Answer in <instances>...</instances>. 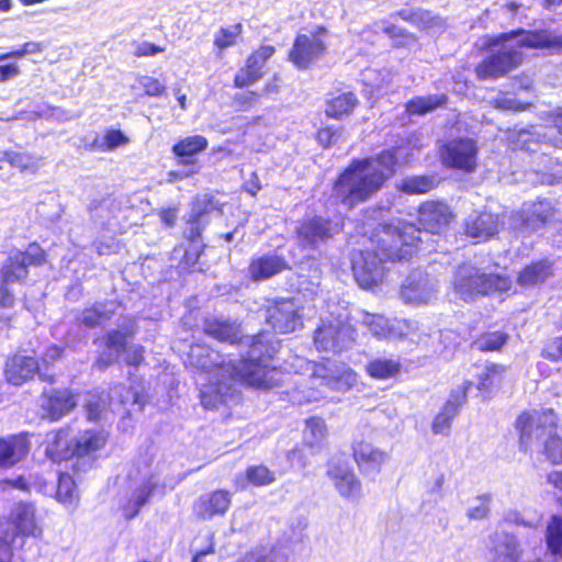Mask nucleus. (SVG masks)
Returning <instances> with one entry per match:
<instances>
[{
  "instance_id": "f257e3e1",
  "label": "nucleus",
  "mask_w": 562,
  "mask_h": 562,
  "mask_svg": "<svg viewBox=\"0 0 562 562\" xmlns=\"http://www.w3.org/2000/svg\"><path fill=\"white\" fill-rule=\"evenodd\" d=\"M249 345L247 358L237 367L228 362L216 351L203 345L191 346L188 363L210 374V383L201 389V403L206 408H215L231 394L233 382L257 387L270 389L279 384L282 372L270 367L268 360L277 351V347L266 339L263 334L247 337Z\"/></svg>"
},
{
  "instance_id": "f03ea898",
  "label": "nucleus",
  "mask_w": 562,
  "mask_h": 562,
  "mask_svg": "<svg viewBox=\"0 0 562 562\" xmlns=\"http://www.w3.org/2000/svg\"><path fill=\"white\" fill-rule=\"evenodd\" d=\"M420 241V229L412 224L380 225L371 238L373 248L352 256V271L359 285L370 289L378 284L384 274L383 262L412 256Z\"/></svg>"
},
{
  "instance_id": "7ed1b4c3",
  "label": "nucleus",
  "mask_w": 562,
  "mask_h": 562,
  "mask_svg": "<svg viewBox=\"0 0 562 562\" xmlns=\"http://www.w3.org/2000/svg\"><path fill=\"white\" fill-rule=\"evenodd\" d=\"M401 147L383 150L381 154L353 160L335 182L334 193L345 205L351 207L364 202L381 190L395 172L400 161H406Z\"/></svg>"
},
{
  "instance_id": "20e7f679",
  "label": "nucleus",
  "mask_w": 562,
  "mask_h": 562,
  "mask_svg": "<svg viewBox=\"0 0 562 562\" xmlns=\"http://www.w3.org/2000/svg\"><path fill=\"white\" fill-rule=\"evenodd\" d=\"M488 46H495L498 49L496 54L477 65L476 76L482 80L499 78L517 67L522 59L521 47L561 50L562 36L549 31L526 32L521 30L491 38Z\"/></svg>"
},
{
  "instance_id": "39448f33",
  "label": "nucleus",
  "mask_w": 562,
  "mask_h": 562,
  "mask_svg": "<svg viewBox=\"0 0 562 562\" xmlns=\"http://www.w3.org/2000/svg\"><path fill=\"white\" fill-rule=\"evenodd\" d=\"M451 286L461 300L472 301L477 295L508 291L512 281L498 274L482 273L476 267L463 263L453 271Z\"/></svg>"
},
{
  "instance_id": "423d86ee",
  "label": "nucleus",
  "mask_w": 562,
  "mask_h": 562,
  "mask_svg": "<svg viewBox=\"0 0 562 562\" xmlns=\"http://www.w3.org/2000/svg\"><path fill=\"white\" fill-rule=\"evenodd\" d=\"M42 526L33 504L18 503L10 513L9 520L0 521V562H11L12 543L18 535L40 538Z\"/></svg>"
},
{
  "instance_id": "0eeeda50",
  "label": "nucleus",
  "mask_w": 562,
  "mask_h": 562,
  "mask_svg": "<svg viewBox=\"0 0 562 562\" xmlns=\"http://www.w3.org/2000/svg\"><path fill=\"white\" fill-rule=\"evenodd\" d=\"M558 425V417L553 409L541 408L525 412L516 420L519 431L520 446L531 449L533 446L550 438Z\"/></svg>"
},
{
  "instance_id": "6e6552de",
  "label": "nucleus",
  "mask_w": 562,
  "mask_h": 562,
  "mask_svg": "<svg viewBox=\"0 0 562 562\" xmlns=\"http://www.w3.org/2000/svg\"><path fill=\"white\" fill-rule=\"evenodd\" d=\"M355 329L340 319L323 322L315 331L314 341L318 349L325 351H340L355 341Z\"/></svg>"
},
{
  "instance_id": "1a4fd4ad",
  "label": "nucleus",
  "mask_w": 562,
  "mask_h": 562,
  "mask_svg": "<svg viewBox=\"0 0 562 562\" xmlns=\"http://www.w3.org/2000/svg\"><path fill=\"white\" fill-rule=\"evenodd\" d=\"M324 34L325 30L318 27L315 32L297 35L289 53V59L300 69L307 68L326 50Z\"/></svg>"
},
{
  "instance_id": "9d476101",
  "label": "nucleus",
  "mask_w": 562,
  "mask_h": 562,
  "mask_svg": "<svg viewBox=\"0 0 562 562\" xmlns=\"http://www.w3.org/2000/svg\"><path fill=\"white\" fill-rule=\"evenodd\" d=\"M438 292L437 280L425 272H414L407 277L401 289L404 303L419 306L429 304Z\"/></svg>"
},
{
  "instance_id": "9b49d317",
  "label": "nucleus",
  "mask_w": 562,
  "mask_h": 562,
  "mask_svg": "<svg viewBox=\"0 0 562 562\" xmlns=\"http://www.w3.org/2000/svg\"><path fill=\"white\" fill-rule=\"evenodd\" d=\"M443 165L471 172L476 167L477 147L473 139L459 138L446 144L441 151Z\"/></svg>"
},
{
  "instance_id": "f8f14e48",
  "label": "nucleus",
  "mask_w": 562,
  "mask_h": 562,
  "mask_svg": "<svg viewBox=\"0 0 562 562\" xmlns=\"http://www.w3.org/2000/svg\"><path fill=\"white\" fill-rule=\"evenodd\" d=\"M45 261V254L37 244H31L27 249L11 254L2 268V279L5 283L20 281L27 276L29 266H40Z\"/></svg>"
},
{
  "instance_id": "ddd939ff",
  "label": "nucleus",
  "mask_w": 562,
  "mask_h": 562,
  "mask_svg": "<svg viewBox=\"0 0 562 562\" xmlns=\"http://www.w3.org/2000/svg\"><path fill=\"white\" fill-rule=\"evenodd\" d=\"M267 322L280 334L302 327V317L294 300H279L267 308Z\"/></svg>"
},
{
  "instance_id": "4468645a",
  "label": "nucleus",
  "mask_w": 562,
  "mask_h": 562,
  "mask_svg": "<svg viewBox=\"0 0 562 562\" xmlns=\"http://www.w3.org/2000/svg\"><path fill=\"white\" fill-rule=\"evenodd\" d=\"M553 215V207L547 200L524 203L521 213L510 217L514 229L536 231Z\"/></svg>"
},
{
  "instance_id": "2eb2a0df",
  "label": "nucleus",
  "mask_w": 562,
  "mask_h": 562,
  "mask_svg": "<svg viewBox=\"0 0 562 562\" xmlns=\"http://www.w3.org/2000/svg\"><path fill=\"white\" fill-rule=\"evenodd\" d=\"M76 405L75 395L69 390H52L41 396V416L44 419L56 422L69 414Z\"/></svg>"
},
{
  "instance_id": "dca6fc26",
  "label": "nucleus",
  "mask_w": 562,
  "mask_h": 562,
  "mask_svg": "<svg viewBox=\"0 0 562 562\" xmlns=\"http://www.w3.org/2000/svg\"><path fill=\"white\" fill-rule=\"evenodd\" d=\"M339 231L340 225L338 223L333 224L319 216H315L302 222L297 228V237L303 246L317 247L319 243L329 239Z\"/></svg>"
},
{
  "instance_id": "f3484780",
  "label": "nucleus",
  "mask_w": 562,
  "mask_h": 562,
  "mask_svg": "<svg viewBox=\"0 0 562 562\" xmlns=\"http://www.w3.org/2000/svg\"><path fill=\"white\" fill-rule=\"evenodd\" d=\"M361 323L378 338H401L411 333V323L406 319L390 322L383 315L362 313Z\"/></svg>"
},
{
  "instance_id": "a211bd4d",
  "label": "nucleus",
  "mask_w": 562,
  "mask_h": 562,
  "mask_svg": "<svg viewBox=\"0 0 562 562\" xmlns=\"http://www.w3.org/2000/svg\"><path fill=\"white\" fill-rule=\"evenodd\" d=\"M312 367L313 375L333 389H349L357 382V374L345 366L337 367L328 361L326 363H313Z\"/></svg>"
},
{
  "instance_id": "6ab92c4d",
  "label": "nucleus",
  "mask_w": 562,
  "mask_h": 562,
  "mask_svg": "<svg viewBox=\"0 0 562 562\" xmlns=\"http://www.w3.org/2000/svg\"><path fill=\"white\" fill-rule=\"evenodd\" d=\"M328 476L338 494L352 503H358L362 497V483L356 473L347 467H331Z\"/></svg>"
},
{
  "instance_id": "aec40b11",
  "label": "nucleus",
  "mask_w": 562,
  "mask_h": 562,
  "mask_svg": "<svg viewBox=\"0 0 562 562\" xmlns=\"http://www.w3.org/2000/svg\"><path fill=\"white\" fill-rule=\"evenodd\" d=\"M471 385V382H465L451 394L432 422L431 428L434 434L445 435L448 432L451 420L458 415L459 408L465 402Z\"/></svg>"
},
{
  "instance_id": "412c9836",
  "label": "nucleus",
  "mask_w": 562,
  "mask_h": 562,
  "mask_svg": "<svg viewBox=\"0 0 562 562\" xmlns=\"http://www.w3.org/2000/svg\"><path fill=\"white\" fill-rule=\"evenodd\" d=\"M452 213L442 202L429 201L419 207V224L426 232L438 234L451 221Z\"/></svg>"
},
{
  "instance_id": "4be33fe9",
  "label": "nucleus",
  "mask_w": 562,
  "mask_h": 562,
  "mask_svg": "<svg viewBox=\"0 0 562 562\" xmlns=\"http://www.w3.org/2000/svg\"><path fill=\"white\" fill-rule=\"evenodd\" d=\"M232 503L231 494L224 490H217L200 496L193 505L194 515L203 520L217 515H224Z\"/></svg>"
},
{
  "instance_id": "5701e85b",
  "label": "nucleus",
  "mask_w": 562,
  "mask_h": 562,
  "mask_svg": "<svg viewBox=\"0 0 562 562\" xmlns=\"http://www.w3.org/2000/svg\"><path fill=\"white\" fill-rule=\"evenodd\" d=\"M352 451L355 461L363 473L379 472L389 460L387 452L366 440L355 441Z\"/></svg>"
},
{
  "instance_id": "b1692460",
  "label": "nucleus",
  "mask_w": 562,
  "mask_h": 562,
  "mask_svg": "<svg viewBox=\"0 0 562 562\" xmlns=\"http://www.w3.org/2000/svg\"><path fill=\"white\" fill-rule=\"evenodd\" d=\"M134 480L139 481V486L136 488L127 506L124 508V515L127 519L136 516L139 508L149 499L158 484V477L153 474L147 467L144 471L137 470Z\"/></svg>"
},
{
  "instance_id": "393cba45",
  "label": "nucleus",
  "mask_w": 562,
  "mask_h": 562,
  "mask_svg": "<svg viewBox=\"0 0 562 562\" xmlns=\"http://www.w3.org/2000/svg\"><path fill=\"white\" fill-rule=\"evenodd\" d=\"M38 371V362L35 358L22 353H16L7 361L5 378L14 384L21 385Z\"/></svg>"
},
{
  "instance_id": "a878e982",
  "label": "nucleus",
  "mask_w": 562,
  "mask_h": 562,
  "mask_svg": "<svg viewBox=\"0 0 562 562\" xmlns=\"http://www.w3.org/2000/svg\"><path fill=\"white\" fill-rule=\"evenodd\" d=\"M30 450V442L24 435L0 438V468H11L22 461Z\"/></svg>"
},
{
  "instance_id": "bb28decb",
  "label": "nucleus",
  "mask_w": 562,
  "mask_h": 562,
  "mask_svg": "<svg viewBox=\"0 0 562 562\" xmlns=\"http://www.w3.org/2000/svg\"><path fill=\"white\" fill-rule=\"evenodd\" d=\"M490 553L493 562H515L521 555L516 538L504 532H496L490 538Z\"/></svg>"
},
{
  "instance_id": "cd10ccee",
  "label": "nucleus",
  "mask_w": 562,
  "mask_h": 562,
  "mask_svg": "<svg viewBox=\"0 0 562 562\" xmlns=\"http://www.w3.org/2000/svg\"><path fill=\"white\" fill-rule=\"evenodd\" d=\"M134 324L131 322L122 325V330H111L105 338V351L99 357L97 366L106 368L116 360L119 353L125 348L126 338L134 334Z\"/></svg>"
},
{
  "instance_id": "c85d7f7f",
  "label": "nucleus",
  "mask_w": 562,
  "mask_h": 562,
  "mask_svg": "<svg viewBox=\"0 0 562 562\" xmlns=\"http://www.w3.org/2000/svg\"><path fill=\"white\" fill-rule=\"evenodd\" d=\"M46 454L55 462L74 457V439L68 428L46 435Z\"/></svg>"
},
{
  "instance_id": "c756f323",
  "label": "nucleus",
  "mask_w": 562,
  "mask_h": 562,
  "mask_svg": "<svg viewBox=\"0 0 562 562\" xmlns=\"http://www.w3.org/2000/svg\"><path fill=\"white\" fill-rule=\"evenodd\" d=\"M501 226L497 215L492 213H482L465 223V233L477 241L486 240L494 236Z\"/></svg>"
},
{
  "instance_id": "7c9ffc66",
  "label": "nucleus",
  "mask_w": 562,
  "mask_h": 562,
  "mask_svg": "<svg viewBox=\"0 0 562 562\" xmlns=\"http://www.w3.org/2000/svg\"><path fill=\"white\" fill-rule=\"evenodd\" d=\"M288 269L286 261L279 256H262L249 265V274L256 280H266Z\"/></svg>"
},
{
  "instance_id": "2f4dec72",
  "label": "nucleus",
  "mask_w": 562,
  "mask_h": 562,
  "mask_svg": "<svg viewBox=\"0 0 562 562\" xmlns=\"http://www.w3.org/2000/svg\"><path fill=\"white\" fill-rule=\"evenodd\" d=\"M108 435L102 430H87L74 439V457L89 456L102 449Z\"/></svg>"
},
{
  "instance_id": "473e14b6",
  "label": "nucleus",
  "mask_w": 562,
  "mask_h": 562,
  "mask_svg": "<svg viewBox=\"0 0 562 562\" xmlns=\"http://www.w3.org/2000/svg\"><path fill=\"white\" fill-rule=\"evenodd\" d=\"M204 331L220 341L229 344L238 341L241 333L238 325L216 318L205 321Z\"/></svg>"
},
{
  "instance_id": "72a5a7b5",
  "label": "nucleus",
  "mask_w": 562,
  "mask_h": 562,
  "mask_svg": "<svg viewBox=\"0 0 562 562\" xmlns=\"http://www.w3.org/2000/svg\"><path fill=\"white\" fill-rule=\"evenodd\" d=\"M116 304L114 302L97 303L83 310L78 322L87 327H95L104 324L114 315Z\"/></svg>"
},
{
  "instance_id": "f704fd0d",
  "label": "nucleus",
  "mask_w": 562,
  "mask_h": 562,
  "mask_svg": "<svg viewBox=\"0 0 562 562\" xmlns=\"http://www.w3.org/2000/svg\"><path fill=\"white\" fill-rule=\"evenodd\" d=\"M207 145V139L202 135L188 136L172 146V153L175 156L182 158L181 164H188L184 160L186 157H191L205 150Z\"/></svg>"
},
{
  "instance_id": "c9c22d12",
  "label": "nucleus",
  "mask_w": 562,
  "mask_h": 562,
  "mask_svg": "<svg viewBox=\"0 0 562 562\" xmlns=\"http://www.w3.org/2000/svg\"><path fill=\"white\" fill-rule=\"evenodd\" d=\"M551 266L548 261H538L526 267L518 276V283L522 286L536 285L551 276Z\"/></svg>"
},
{
  "instance_id": "e433bc0d",
  "label": "nucleus",
  "mask_w": 562,
  "mask_h": 562,
  "mask_svg": "<svg viewBox=\"0 0 562 562\" xmlns=\"http://www.w3.org/2000/svg\"><path fill=\"white\" fill-rule=\"evenodd\" d=\"M401 369V363L394 359L375 358L368 362L366 372L373 379L386 380L395 376Z\"/></svg>"
},
{
  "instance_id": "4c0bfd02",
  "label": "nucleus",
  "mask_w": 562,
  "mask_h": 562,
  "mask_svg": "<svg viewBox=\"0 0 562 562\" xmlns=\"http://www.w3.org/2000/svg\"><path fill=\"white\" fill-rule=\"evenodd\" d=\"M447 102L445 94L416 97L406 103V111L411 115H424L442 106Z\"/></svg>"
},
{
  "instance_id": "58836bf2",
  "label": "nucleus",
  "mask_w": 562,
  "mask_h": 562,
  "mask_svg": "<svg viewBox=\"0 0 562 562\" xmlns=\"http://www.w3.org/2000/svg\"><path fill=\"white\" fill-rule=\"evenodd\" d=\"M436 186V178L431 176H412L396 183V188L407 194H424L432 190Z\"/></svg>"
},
{
  "instance_id": "ea45409f",
  "label": "nucleus",
  "mask_w": 562,
  "mask_h": 562,
  "mask_svg": "<svg viewBox=\"0 0 562 562\" xmlns=\"http://www.w3.org/2000/svg\"><path fill=\"white\" fill-rule=\"evenodd\" d=\"M358 104V100L351 92H344L337 97L331 98L326 105L327 116L339 119L344 115H348L355 106Z\"/></svg>"
},
{
  "instance_id": "a19ab883",
  "label": "nucleus",
  "mask_w": 562,
  "mask_h": 562,
  "mask_svg": "<svg viewBox=\"0 0 562 562\" xmlns=\"http://www.w3.org/2000/svg\"><path fill=\"white\" fill-rule=\"evenodd\" d=\"M548 551L557 559L562 560V516H553L546 531Z\"/></svg>"
},
{
  "instance_id": "79ce46f5",
  "label": "nucleus",
  "mask_w": 562,
  "mask_h": 562,
  "mask_svg": "<svg viewBox=\"0 0 562 562\" xmlns=\"http://www.w3.org/2000/svg\"><path fill=\"white\" fill-rule=\"evenodd\" d=\"M243 33V25L240 23L229 25L226 27H221L214 34L213 44L217 49V55L220 56L223 50L234 46L237 43L238 37Z\"/></svg>"
},
{
  "instance_id": "37998d69",
  "label": "nucleus",
  "mask_w": 562,
  "mask_h": 562,
  "mask_svg": "<svg viewBox=\"0 0 562 562\" xmlns=\"http://www.w3.org/2000/svg\"><path fill=\"white\" fill-rule=\"evenodd\" d=\"M527 135L542 136L547 142L551 143L553 146L562 147V109L557 111L552 115V124L547 127L543 134L535 130L532 132H522L520 134V137Z\"/></svg>"
},
{
  "instance_id": "c03bdc74",
  "label": "nucleus",
  "mask_w": 562,
  "mask_h": 562,
  "mask_svg": "<svg viewBox=\"0 0 562 562\" xmlns=\"http://www.w3.org/2000/svg\"><path fill=\"white\" fill-rule=\"evenodd\" d=\"M56 497L68 507H75L77 505L78 494L75 482L69 474L61 473L59 475Z\"/></svg>"
},
{
  "instance_id": "a18cd8bd",
  "label": "nucleus",
  "mask_w": 562,
  "mask_h": 562,
  "mask_svg": "<svg viewBox=\"0 0 562 562\" xmlns=\"http://www.w3.org/2000/svg\"><path fill=\"white\" fill-rule=\"evenodd\" d=\"M327 435L325 422L318 417H312L306 420L303 439L306 445L313 447L319 445Z\"/></svg>"
},
{
  "instance_id": "49530a36",
  "label": "nucleus",
  "mask_w": 562,
  "mask_h": 562,
  "mask_svg": "<svg viewBox=\"0 0 562 562\" xmlns=\"http://www.w3.org/2000/svg\"><path fill=\"white\" fill-rule=\"evenodd\" d=\"M0 160H7L21 171L36 172L40 169V159L25 153L5 151Z\"/></svg>"
},
{
  "instance_id": "de8ad7c7",
  "label": "nucleus",
  "mask_w": 562,
  "mask_h": 562,
  "mask_svg": "<svg viewBox=\"0 0 562 562\" xmlns=\"http://www.w3.org/2000/svg\"><path fill=\"white\" fill-rule=\"evenodd\" d=\"M504 371V367L498 364L486 366L479 376L477 387L482 391H490L501 383Z\"/></svg>"
},
{
  "instance_id": "09e8293b",
  "label": "nucleus",
  "mask_w": 562,
  "mask_h": 562,
  "mask_svg": "<svg viewBox=\"0 0 562 562\" xmlns=\"http://www.w3.org/2000/svg\"><path fill=\"white\" fill-rule=\"evenodd\" d=\"M274 54V47L271 45H265L254 52L246 60V65L254 72H258L259 77L262 78V68L266 61Z\"/></svg>"
},
{
  "instance_id": "8fccbe9b",
  "label": "nucleus",
  "mask_w": 562,
  "mask_h": 562,
  "mask_svg": "<svg viewBox=\"0 0 562 562\" xmlns=\"http://www.w3.org/2000/svg\"><path fill=\"white\" fill-rule=\"evenodd\" d=\"M508 336L501 331L486 333L476 339L475 346L481 351L499 350L507 341Z\"/></svg>"
},
{
  "instance_id": "3c124183",
  "label": "nucleus",
  "mask_w": 562,
  "mask_h": 562,
  "mask_svg": "<svg viewBox=\"0 0 562 562\" xmlns=\"http://www.w3.org/2000/svg\"><path fill=\"white\" fill-rule=\"evenodd\" d=\"M112 401L117 400L122 405L142 408L140 394L134 387L115 386L110 394Z\"/></svg>"
},
{
  "instance_id": "603ef678",
  "label": "nucleus",
  "mask_w": 562,
  "mask_h": 562,
  "mask_svg": "<svg viewBox=\"0 0 562 562\" xmlns=\"http://www.w3.org/2000/svg\"><path fill=\"white\" fill-rule=\"evenodd\" d=\"M491 502L492 498L487 494L477 496L468 508V518L473 520L485 519L490 514Z\"/></svg>"
},
{
  "instance_id": "864d4df0",
  "label": "nucleus",
  "mask_w": 562,
  "mask_h": 562,
  "mask_svg": "<svg viewBox=\"0 0 562 562\" xmlns=\"http://www.w3.org/2000/svg\"><path fill=\"white\" fill-rule=\"evenodd\" d=\"M130 138L120 130H108L101 140L100 147L103 150L112 151L117 147L125 146Z\"/></svg>"
},
{
  "instance_id": "5fc2aeb1",
  "label": "nucleus",
  "mask_w": 562,
  "mask_h": 562,
  "mask_svg": "<svg viewBox=\"0 0 562 562\" xmlns=\"http://www.w3.org/2000/svg\"><path fill=\"white\" fill-rule=\"evenodd\" d=\"M246 476L248 482L256 486L268 485L274 481L273 473L263 465L248 468Z\"/></svg>"
},
{
  "instance_id": "6e6d98bb",
  "label": "nucleus",
  "mask_w": 562,
  "mask_h": 562,
  "mask_svg": "<svg viewBox=\"0 0 562 562\" xmlns=\"http://www.w3.org/2000/svg\"><path fill=\"white\" fill-rule=\"evenodd\" d=\"M544 451L547 458L553 464L562 463V439L551 435L549 439L544 441Z\"/></svg>"
},
{
  "instance_id": "4d7b16f0",
  "label": "nucleus",
  "mask_w": 562,
  "mask_h": 562,
  "mask_svg": "<svg viewBox=\"0 0 562 562\" xmlns=\"http://www.w3.org/2000/svg\"><path fill=\"white\" fill-rule=\"evenodd\" d=\"M542 357L551 361L562 360V337L549 340L542 350Z\"/></svg>"
},
{
  "instance_id": "13d9d810",
  "label": "nucleus",
  "mask_w": 562,
  "mask_h": 562,
  "mask_svg": "<svg viewBox=\"0 0 562 562\" xmlns=\"http://www.w3.org/2000/svg\"><path fill=\"white\" fill-rule=\"evenodd\" d=\"M259 79L261 78L259 77L258 72H254L247 66H245L237 71L234 79V85L237 88H244L257 82Z\"/></svg>"
},
{
  "instance_id": "bf43d9fd",
  "label": "nucleus",
  "mask_w": 562,
  "mask_h": 562,
  "mask_svg": "<svg viewBox=\"0 0 562 562\" xmlns=\"http://www.w3.org/2000/svg\"><path fill=\"white\" fill-rule=\"evenodd\" d=\"M139 85L145 90V93L150 97L160 95L165 91V87L159 82V80L151 77H142L139 79Z\"/></svg>"
},
{
  "instance_id": "052dcab7",
  "label": "nucleus",
  "mask_w": 562,
  "mask_h": 562,
  "mask_svg": "<svg viewBox=\"0 0 562 562\" xmlns=\"http://www.w3.org/2000/svg\"><path fill=\"white\" fill-rule=\"evenodd\" d=\"M494 104L498 109L503 110H514V111H522L526 109V105L517 102L515 99L509 97H499L494 100Z\"/></svg>"
},
{
  "instance_id": "680f3d73",
  "label": "nucleus",
  "mask_w": 562,
  "mask_h": 562,
  "mask_svg": "<svg viewBox=\"0 0 562 562\" xmlns=\"http://www.w3.org/2000/svg\"><path fill=\"white\" fill-rule=\"evenodd\" d=\"M164 50V47L157 46L153 43L144 42L137 46L135 55L138 57L154 56L156 54L162 53Z\"/></svg>"
},
{
  "instance_id": "e2e57ef3",
  "label": "nucleus",
  "mask_w": 562,
  "mask_h": 562,
  "mask_svg": "<svg viewBox=\"0 0 562 562\" xmlns=\"http://www.w3.org/2000/svg\"><path fill=\"white\" fill-rule=\"evenodd\" d=\"M126 362L128 364L137 366L143 361V348L139 346L130 347L126 350Z\"/></svg>"
},
{
  "instance_id": "0e129e2a",
  "label": "nucleus",
  "mask_w": 562,
  "mask_h": 562,
  "mask_svg": "<svg viewBox=\"0 0 562 562\" xmlns=\"http://www.w3.org/2000/svg\"><path fill=\"white\" fill-rule=\"evenodd\" d=\"M414 21L424 30L427 31V29L429 27L428 24H430V22H432L435 15L431 14L430 12L428 11H422V12H416L414 13Z\"/></svg>"
},
{
  "instance_id": "69168bd1",
  "label": "nucleus",
  "mask_w": 562,
  "mask_h": 562,
  "mask_svg": "<svg viewBox=\"0 0 562 562\" xmlns=\"http://www.w3.org/2000/svg\"><path fill=\"white\" fill-rule=\"evenodd\" d=\"M20 69L16 65H0V81H7L10 78L16 77Z\"/></svg>"
},
{
  "instance_id": "338daca9",
  "label": "nucleus",
  "mask_w": 562,
  "mask_h": 562,
  "mask_svg": "<svg viewBox=\"0 0 562 562\" xmlns=\"http://www.w3.org/2000/svg\"><path fill=\"white\" fill-rule=\"evenodd\" d=\"M234 100L240 106L250 105L258 100V94L251 91L239 93L235 95Z\"/></svg>"
},
{
  "instance_id": "774afa93",
  "label": "nucleus",
  "mask_w": 562,
  "mask_h": 562,
  "mask_svg": "<svg viewBox=\"0 0 562 562\" xmlns=\"http://www.w3.org/2000/svg\"><path fill=\"white\" fill-rule=\"evenodd\" d=\"M547 481L554 488L562 492V470L551 471L547 476Z\"/></svg>"
}]
</instances>
